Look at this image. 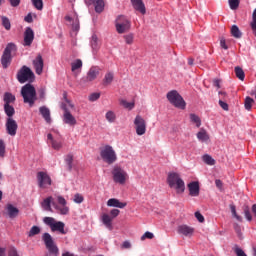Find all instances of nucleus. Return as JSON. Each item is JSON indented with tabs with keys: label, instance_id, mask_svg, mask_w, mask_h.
Here are the masks:
<instances>
[{
	"label": "nucleus",
	"instance_id": "f257e3e1",
	"mask_svg": "<svg viewBox=\"0 0 256 256\" xmlns=\"http://www.w3.org/2000/svg\"><path fill=\"white\" fill-rule=\"evenodd\" d=\"M167 183L170 189H175L176 193H185V181L175 172L168 174Z\"/></svg>",
	"mask_w": 256,
	"mask_h": 256
},
{
	"label": "nucleus",
	"instance_id": "f03ea898",
	"mask_svg": "<svg viewBox=\"0 0 256 256\" xmlns=\"http://www.w3.org/2000/svg\"><path fill=\"white\" fill-rule=\"evenodd\" d=\"M21 95L24 99V103H28L29 107L35 105L37 101V90L31 84H26L21 88Z\"/></svg>",
	"mask_w": 256,
	"mask_h": 256
},
{
	"label": "nucleus",
	"instance_id": "7ed1b4c3",
	"mask_svg": "<svg viewBox=\"0 0 256 256\" xmlns=\"http://www.w3.org/2000/svg\"><path fill=\"white\" fill-rule=\"evenodd\" d=\"M100 157L104 163L108 165H113L117 161V152L113 149L111 145H105L100 148Z\"/></svg>",
	"mask_w": 256,
	"mask_h": 256
},
{
	"label": "nucleus",
	"instance_id": "20e7f679",
	"mask_svg": "<svg viewBox=\"0 0 256 256\" xmlns=\"http://www.w3.org/2000/svg\"><path fill=\"white\" fill-rule=\"evenodd\" d=\"M111 173L114 183H117L118 185H125V183L129 181V174L119 165H115L112 168Z\"/></svg>",
	"mask_w": 256,
	"mask_h": 256
},
{
	"label": "nucleus",
	"instance_id": "39448f33",
	"mask_svg": "<svg viewBox=\"0 0 256 256\" xmlns=\"http://www.w3.org/2000/svg\"><path fill=\"white\" fill-rule=\"evenodd\" d=\"M47 143L54 149L55 151H59L63 148V140H61V134L56 129H53L47 135Z\"/></svg>",
	"mask_w": 256,
	"mask_h": 256
},
{
	"label": "nucleus",
	"instance_id": "423d86ee",
	"mask_svg": "<svg viewBox=\"0 0 256 256\" xmlns=\"http://www.w3.org/2000/svg\"><path fill=\"white\" fill-rule=\"evenodd\" d=\"M43 222L50 227L53 233L58 232L61 233V235H67V231H65V223L62 221H57L53 217H44Z\"/></svg>",
	"mask_w": 256,
	"mask_h": 256
},
{
	"label": "nucleus",
	"instance_id": "0eeeda50",
	"mask_svg": "<svg viewBox=\"0 0 256 256\" xmlns=\"http://www.w3.org/2000/svg\"><path fill=\"white\" fill-rule=\"evenodd\" d=\"M167 99L171 105H174L177 109H185L187 107V103H185V100L182 96L179 95V92L177 90H172L167 93Z\"/></svg>",
	"mask_w": 256,
	"mask_h": 256
},
{
	"label": "nucleus",
	"instance_id": "6e6552de",
	"mask_svg": "<svg viewBox=\"0 0 256 256\" xmlns=\"http://www.w3.org/2000/svg\"><path fill=\"white\" fill-rule=\"evenodd\" d=\"M119 209H112L110 211V215L107 213H103L100 217V221H102L103 225L106 227V229H109V231H113V220L115 217H119Z\"/></svg>",
	"mask_w": 256,
	"mask_h": 256
},
{
	"label": "nucleus",
	"instance_id": "1a4fd4ad",
	"mask_svg": "<svg viewBox=\"0 0 256 256\" xmlns=\"http://www.w3.org/2000/svg\"><path fill=\"white\" fill-rule=\"evenodd\" d=\"M17 51V46L13 43H8L1 58V63L4 69L11 65V54Z\"/></svg>",
	"mask_w": 256,
	"mask_h": 256
},
{
	"label": "nucleus",
	"instance_id": "9d476101",
	"mask_svg": "<svg viewBox=\"0 0 256 256\" xmlns=\"http://www.w3.org/2000/svg\"><path fill=\"white\" fill-rule=\"evenodd\" d=\"M52 207L56 209L57 213L60 215H68L69 214V206H67V200L62 196H58L54 202H52Z\"/></svg>",
	"mask_w": 256,
	"mask_h": 256
},
{
	"label": "nucleus",
	"instance_id": "9b49d317",
	"mask_svg": "<svg viewBox=\"0 0 256 256\" xmlns=\"http://www.w3.org/2000/svg\"><path fill=\"white\" fill-rule=\"evenodd\" d=\"M17 79L19 83H27V81H33V79H35V74L31 68L23 66L17 73Z\"/></svg>",
	"mask_w": 256,
	"mask_h": 256
},
{
	"label": "nucleus",
	"instance_id": "f8f14e48",
	"mask_svg": "<svg viewBox=\"0 0 256 256\" xmlns=\"http://www.w3.org/2000/svg\"><path fill=\"white\" fill-rule=\"evenodd\" d=\"M134 129L139 137L147 133V121L141 115L134 118Z\"/></svg>",
	"mask_w": 256,
	"mask_h": 256
},
{
	"label": "nucleus",
	"instance_id": "ddd939ff",
	"mask_svg": "<svg viewBox=\"0 0 256 256\" xmlns=\"http://www.w3.org/2000/svg\"><path fill=\"white\" fill-rule=\"evenodd\" d=\"M36 179L38 181V187L40 189H49L51 187L53 181L51 180V176L45 171H40L36 175Z\"/></svg>",
	"mask_w": 256,
	"mask_h": 256
},
{
	"label": "nucleus",
	"instance_id": "4468645a",
	"mask_svg": "<svg viewBox=\"0 0 256 256\" xmlns=\"http://www.w3.org/2000/svg\"><path fill=\"white\" fill-rule=\"evenodd\" d=\"M131 29V22L125 16H119L116 19V31L117 33H126Z\"/></svg>",
	"mask_w": 256,
	"mask_h": 256
},
{
	"label": "nucleus",
	"instance_id": "2eb2a0df",
	"mask_svg": "<svg viewBox=\"0 0 256 256\" xmlns=\"http://www.w3.org/2000/svg\"><path fill=\"white\" fill-rule=\"evenodd\" d=\"M42 239L49 253H53V255H57V253H59V248H57V245H55V242L53 241V237H51V234L44 233Z\"/></svg>",
	"mask_w": 256,
	"mask_h": 256
},
{
	"label": "nucleus",
	"instance_id": "dca6fc26",
	"mask_svg": "<svg viewBox=\"0 0 256 256\" xmlns=\"http://www.w3.org/2000/svg\"><path fill=\"white\" fill-rule=\"evenodd\" d=\"M62 109L64 111L62 116L63 123L69 125L70 127H75V125H77V119L75 116L71 114V111H69L66 105H62Z\"/></svg>",
	"mask_w": 256,
	"mask_h": 256
},
{
	"label": "nucleus",
	"instance_id": "f3484780",
	"mask_svg": "<svg viewBox=\"0 0 256 256\" xmlns=\"http://www.w3.org/2000/svg\"><path fill=\"white\" fill-rule=\"evenodd\" d=\"M6 133L10 135V137H15L17 135V129H19V125L17 121L13 118H7L5 123Z\"/></svg>",
	"mask_w": 256,
	"mask_h": 256
},
{
	"label": "nucleus",
	"instance_id": "a211bd4d",
	"mask_svg": "<svg viewBox=\"0 0 256 256\" xmlns=\"http://www.w3.org/2000/svg\"><path fill=\"white\" fill-rule=\"evenodd\" d=\"M32 65L36 75H42L43 67L45 66L43 56H41V54H38L37 57L33 60Z\"/></svg>",
	"mask_w": 256,
	"mask_h": 256
},
{
	"label": "nucleus",
	"instance_id": "6ab92c4d",
	"mask_svg": "<svg viewBox=\"0 0 256 256\" xmlns=\"http://www.w3.org/2000/svg\"><path fill=\"white\" fill-rule=\"evenodd\" d=\"M101 73V68L99 66H92L86 75L85 81L86 83H91L92 81H95L99 77V74Z\"/></svg>",
	"mask_w": 256,
	"mask_h": 256
},
{
	"label": "nucleus",
	"instance_id": "aec40b11",
	"mask_svg": "<svg viewBox=\"0 0 256 256\" xmlns=\"http://www.w3.org/2000/svg\"><path fill=\"white\" fill-rule=\"evenodd\" d=\"M33 39H35V32H33V29L26 28L24 32V46L25 47H31V44L33 43Z\"/></svg>",
	"mask_w": 256,
	"mask_h": 256
},
{
	"label": "nucleus",
	"instance_id": "412c9836",
	"mask_svg": "<svg viewBox=\"0 0 256 256\" xmlns=\"http://www.w3.org/2000/svg\"><path fill=\"white\" fill-rule=\"evenodd\" d=\"M177 232L179 235H184V237H192V235L195 233V228L188 225H180L177 228Z\"/></svg>",
	"mask_w": 256,
	"mask_h": 256
},
{
	"label": "nucleus",
	"instance_id": "4be33fe9",
	"mask_svg": "<svg viewBox=\"0 0 256 256\" xmlns=\"http://www.w3.org/2000/svg\"><path fill=\"white\" fill-rule=\"evenodd\" d=\"M188 191L190 197H199V182L198 181H193L188 184Z\"/></svg>",
	"mask_w": 256,
	"mask_h": 256
},
{
	"label": "nucleus",
	"instance_id": "5701e85b",
	"mask_svg": "<svg viewBox=\"0 0 256 256\" xmlns=\"http://www.w3.org/2000/svg\"><path fill=\"white\" fill-rule=\"evenodd\" d=\"M131 3L135 11H139V13L142 15L147 13V9L145 8V3H143V0H131Z\"/></svg>",
	"mask_w": 256,
	"mask_h": 256
},
{
	"label": "nucleus",
	"instance_id": "b1692460",
	"mask_svg": "<svg viewBox=\"0 0 256 256\" xmlns=\"http://www.w3.org/2000/svg\"><path fill=\"white\" fill-rule=\"evenodd\" d=\"M107 207H116L117 209H125L127 202H121L117 198H110L107 201Z\"/></svg>",
	"mask_w": 256,
	"mask_h": 256
},
{
	"label": "nucleus",
	"instance_id": "393cba45",
	"mask_svg": "<svg viewBox=\"0 0 256 256\" xmlns=\"http://www.w3.org/2000/svg\"><path fill=\"white\" fill-rule=\"evenodd\" d=\"M65 19L71 23L72 31H79V17L74 13L72 16H66Z\"/></svg>",
	"mask_w": 256,
	"mask_h": 256
},
{
	"label": "nucleus",
	"instance_id": "a878e982",
	"mask_svg": "<svg viewBox=\"0 0 256 256\" xmlns=\"http://www.w3.org/2000/svg\"><path fill=\"white\" fill-rule=\"evenodd\" d=\"M6 213L10 219H15L19 215V208L15 207L12 204H7Z\"/></svg>",
	"mask_w": 256,
	"mask_h": 256
},
{
	"label": "nucleus",
	"instance_id": "bb28decb",
	"mask_svg": "<svg viewBox=\"0 0 256 256\" xmlns=\"http://www.w3.org/2000/svg\"><path fill=\"white\" fill-rule=\"evenodd\" d=\"M39 112L40 115H42L44 121H46V123H51V110H49L47 106H41L39 108Z\"/></svg>",
	"mask_w": 256,
	"mask_h": 256
},
{
	"label": "nucleus",
	"instance_id": "cd10ccee",
	"mask_svg": "<svg viewBox=\"0 0 256 256\" xmlns=\"http://www.w3.org/2000/svg\"><path fill=\"white\" fill-rule=\"evenodd\" d=\"M83 67V61L81 59H77L71 64V71L74 75H79L81 73V69Z\"/></svg>",
	"mask_w": 256,
	"mask_h": 256
},
{
	"label": "nucleus",
	"instance_id": "c85d7f7f",
	"mask_svg": "<svg viewBox=\"0 0 256 256\" xmlns=\"http://www.w3.org/2000/svg\"><path fill=\"white\" fill-rule=\"evenodd\" d=\"M196 137L201 143H207V141H209V134L207 133V130L203 128L196 134Z\"/></svg>",
	"mask_w": 256,
	"mask_h": 256
},
{
	"label": "nucleus",
	"instance_id": "c756f323",
	"mask_svg": "<svg viewBox=\"0 0 256 256\" xmlns=\"http://www.w3.org/2000/svg\"><path fill=\"white\" fill-rule=\"evenodd\" d=\"M189 120L191 125H194L197 128L201 127V117H199V115L191 113L189 114Z\"/></svg>",
	"mask_w": 256,
	"mask_h": 256
},
{
	"label": "nucleus",
	"instance_id": "7c9ffc66",
	"mask_svg": "<svg viewBox=\"0 0 256 256\" xmlns=\"http://www.w3.org/2000/svg\"><path fill=\"white\" fill-rule=\"evenodd\" d=\"M53 203H55V199H53V197L50 196L45 198L42 202V208L44 211H52L51 205H53Z\"/></svg>",
	"mask_w": 256,
	"mask_h": 256
},
{
	"label": "nucleus",
	"instance_id": "2f4dec72",
	"mask_svg": "<svg viewBox=\"0 0 256 256\" xmlns=\"http://www.w3.org/2000/svg\"><path fill=\"white\" fill-rule=\"evenodd\" d=\"M105 119L108 123H115L117 121V114L113 110H108L105 114Z\"/></svg>",
	"mask_w": 256,
	"mask_h": 256
},
{
	"label": "nucleus",
	"instance_id": "473e14b6",
	"mask_svg": "<svg viewBox=\"0 0 256 256\" xmlns=\"http://www.w3.org/2000/svg\"><path fill=\"white\" fill-rule=\"evenodd\" d=\"M93 5L96 13H103L105 10V2L103 0H96Z\"/></svg>",
	"mask_w": 256,
	"mask_h": 256
},
{
	"label": "nucleus",
	"instance_id": "72a5a7b5",
	"mask_svg": "<svg viewBox=\"0 0 256 256\" xmlns=\"http://www.w3.org/2000/svg\"><path fill=\"white\" fill-rule=\"evenodd\" d=\"M120 105L124 107V109H128V111H132V109H135V100L129 102L125 99L120 100Z\"/></svg>",
	"mask_w": 256,
	"mask_h": 256
},
{
	"label": "nucleus",
	"instance_id": "f704fd0d",
	"mask_svg": "<svg viewBox=\"0 0 256 256\" xmlns=\"http://www.w3.org/2000/svg\"><path fill=\"white\" fill-rule=\"evenodd\" d=\"M4 111L8 117V119H13V116L15 115V108L9 104H4Z\"/></svg>",
	"mask_w": 256,
	"mask_h": 256
},
{
	"label": "nucleus",
	"instance_id": "c9c22d12",
	"mask_svg": "<svg viewBox=\"0 0 256 256\" xmlns=\"http://www.w3.org/2000/svg\"><path fill=\"white\" fill-rule=\"evenodd\" d=\"M115 77V74L111 71L107 72L104 76V85H111L113 83V79Z\"/></svg>",
	"mask_w": 256,
	"mask_h": 256
},
{
	"label": "nucleus",
	"instance_id": "e433bc0d",
	"mask_svg": "<svg viewBox=\"0 0 256 256\" xmlns=\"http://www.w3.org/2000/svg\"><path fill=\"white\" fill-rule=\"evenodd\" d=\"M231 35L232 37H235V39H241L242 33H241V30H239V27L237 25L232 26Z\"/></svg>",
	"mask_w": 256,
	"mask_h": 256
},
{
	"label": "nucleus",
	"instance_id": "4c0bfd02",
	"mask_svg": "<svg viewBox=\"0 0 256 256\" xmlns=\"http://www.w3.org/2000/svg\"><path fill=\"white\" fill-rule=\"evenodd\" d=\"M90 45H91L93 51H97V49H99V40L97 38V35H92Z\"/></svg>",
	"mask_w": 256,
	"mask_h": 256
},
{
	"label": "nucleus",
	"instance_id": "58836bf2",
	"mask_svg": "<svg viewBox=\"0 0 256 256\" xmlns=\"http://www.w3.org/2000/svg\"><path fill=\"white\" fill-rule=\"evenodd\" d=\"M13 101H15V95L9 93V92H6L4 94V102H5V105H9L10 103H13Z\"/></svg>",
	"mask_w": 256,
	"mask_h": 256
},
{
	"label": "nucleus",
	"instance_id": "ea45409f",
	"mask_svg": "<svg viewBox=\"0 0 256 256\" xmlns=\"http://www.w3.org/2000/svg\"><path fill=\"white\" fill-rule=\"evenodd\" d=\"M2 25L6 29V31H11V21L6 16H1Z\"/></svg>",
	"mask_w": 256,
	"mask_h": 256
},
{
	"label": "nucleus",
	"instance_id": "a19ab883",
	"mask_svg": "<svg viewBox=\"0 0 256 256\" xmlns=\"http://www.w3.org/2000/svg\"><path fill=\"white\" fill-rule=\"evenodd\" d=\"M236 77L240 79V81H245V72L241 69V67H235Z\"/></svg>",
	"mask_w": 256,
	"mask_h": 256
},
{
	"label": "nucleus",
	"instance_id": "79ce46f5",
	"mask_svg": "<svg viewBox=\"0 0 256 256\" xmlns=\"http://www.w3.org/2000/svg\"><path fill=\"white\" fill-rule=\"evenodd\" d=\"M253 103H255V100L251 97H246L244 107L247 111H251V107H253Z\"/></svg>",
	"mask_w": 256,
	"mask_h": 256
},
{
	"label": "nucleus",
	"instance_id": "37998d69",
	"mask_svg": "<svg viewBox=\"0 0 256 256\" xmlns=\"http://www.w3.org/2000/svg\"><path fill=\"white\" fill-rule=\"evenodd\" d=\"M39 233H41V228H39V226H33L29 233L28 236L29 237H35V235H39Z\"/></svg>",
	"mask_w": 256,
	"mask_h": 256
},
{
	"label": "nucleus",
	"instance_id": "c03bdc74",
	"mask_svg": "<svg viewBox=\"0 0 256 256\" xmlns=\"http://www.w3.org/2000/svg\"><path fill=\"white\" fill-rule=\"evenodd\" d=\"M229 7L232 9V11H235L236 9H239V3H241V0H228Z\"/></svg>",
	"mask_w": 256,
	"mask_h": 256
},
{
	"label": "nucleus",
	"instance_id": "a18cd8bd",
	"mask_svg": "<svg viewBox=\"0 0 256 256\" xmlns=\"http://www.w3.org/2000/svg\"><path fill=\"white\" fill-rule=\"evenodd\" d=\"M202 159L206 165H215V159H213L209 154L204 155Z\"/></svg>",
	"mask_w": 256,
	"mask_h": 256
},
{
	"label": "nucleus",
	"instance_id": "49530a36",
	"mask_svg": "<svg viewBox=\"0 0 256 256\" xmlns=\"http://www.w3.org/2000/svg\"><path fill=\"white\" fill-rule=\"evenodd\" d=\"M31 1L35 9H37L38 11H43V0H31Z\"/></svg>",
	"mask_w": 256,
	"mask_h": 256
},
{
	"label": "nucleus",
	"instance_id": "de8ad7c7",
	"mask_svg": "<svg viewBox=\"0 0 256 256\" xmlns=\"http://www.w3.org/2000/svg\"><path fill=\"white\" fill-rule=\"evenodd\" d=\"M154 238H155V234H153V232L147 231V232H145V233L141 236L140 240H141V241H145L146 239H154Z\"/></svg>",
	"mask_w": 256,
	"mask_h": 256
},
{
	"label": "nucleus",
	"instance_id": "09e8293b",
	"mask_svg": "<svg viewBox=\"0 0 256 256\" xmlns=\"http://www.w3.org/2000/svg\"><path fill=\"white\" fill-rule=\"evenodd\" d=\"M230 209H231V213H232L233 217H235V219L237 221H243V218L241 216L237 215V210L235 208V205H231Z\"/></svg>",
	"mask_w": 256,
	"mask_h": 256
},
{
	"label": "nucleus",
	"instance_id": "8fccbe9b",
	"mask_svg": "<svg viewBox=\"0 0 256 256\" xmlns=\"http://www.w3.org/2000/svg\"><path fill=\"white\" fill-rule=\"evenodd\" d=\"M124 39H125V43L127 45H133V41L135 39V36H133V34H128V35L124 36Z\"/></svg>",
	"mask_w": 256,
	"mask_h": 256
},
{
	"label": "nucleus",
	"instance_id": "3c124183",
	"mask_svg": "<svg viewBox=\"0 0 256 256\" xmlns=\"http://www.w3.org/2000/svg\"><path fill=\"white\" fill-rule=\"evenodd\" d=\"M99 97H101V93L94 92V93L90 94L89 101L95 102L99 99Z\"/></svg>",
	"mask_w": 256,
	"mask_h": 256
},
{
	"label": "nucleus",
	"instance_id": "603ef678",
	"mask_svg": "<svg viewBox=\"0 0 256 256\" xmlns=\"http://www.w3.org/2000/svg\"><path fill=\"white\" fill-rule=\"evenodd\" d=\"M73 201H74V203L81 204L84 201L83 195L75 194Z\"/></svg>",
	"mask_w": 256,
	"mask_h": 256
},
{
	"label": "nucleus",
	"instance_id": "864d4df0",
	"mask_svg": "<svg viewBox=\"0 0 256 256\" xmlns=\"http://www.w3.org/2000/svg\"><path fill=\"white\" fill-rule=\"evenodd\" d=\"M0 157H5V142L0 140Z\"/></svg>",
	"mask_w": 256,
	"mask_h": 256
},
{
	"label": "nucleus",
	"instance_id": "5fc2aeb1",
	"mask_svg": "<svg viewBox=\"0 0 256 256\" xmlns=\"http://www.w3.org/2000/svg\"><path fill=\"white\" fill-rule=\"evenodd\" d=\"M65 161L69 167V169H71V165L73 164V156L72 155H67L65 158Z\"/></svg>",
	"mask_w": 256,
	"mask_h": 256
},
{
	"label": "nucleus",
	"instance_id": "6e6d98bb",
	"mask_svg": "<svg viewBox=\"0 0 256 256\" xmlns=\"http://www.w3.org/2000/svg\"><path fill=\"white\" fill-rule=\"evenodd\" d=\"M195 217L199 223H204L205 222V217L201 215L200 212H195Z\"/></svg>",
	"mask_w": 256,
	"mask_h": 256
},
{
	"label": "nucleus",
	"instance_id": "4d7b16f0",
	"mask_svg": "<svg viewBox=\"0 0 256 256\" xmlns=\"http://www.w3.org/2000/svg\"><path fill=\"white\" fill-rule=\"evenodd\" d=\"M244 215H245L247 221H252L253 220V216L251 215V212L249 211V209L246 208L244 210Z\"/></svg>",
	"mask_w": 256,
	"mask_h": 256
},
{
	"label": "nucleus",
	"instance_id": "13d9d810",
	"mask_svg": "<svg viewBox=\"0 0 256 256\" xmlns=\"http://www.w3.org/2000/svg\"><path fill=\"white\" fill-rule=\"evenodd\" d=\"M219 105L224 111H229V105L226 102H223V100H219Z\"/></svg>",
	"mask_w": 256,
	"mask_h": 256
},
{
	"label": "nucleus",
	"instance_id": "bf43d9fd",
	"mask_svg": "<svg viewBox=\"0 0 256 256\" xmlns=\"http://www.w3.org/2000/svg\"><path fill=\"white\" fill-rule=\"evenodd\" d=\"M235 253L237 256H247L245 251H243V249H241V248H235Z\"/></svg>",
	"mask_w": 256,
	"mask_h": 256
},
{
	"label": "nucleus",
	"instance_id": "052dcab7",
	"mask_svg": "<svg viewBox=\"0 0 256 256\" xmlns=\"http://www.w3.org/2000/svg\"><path fill=\"white\" fill-rule=\"evenodd\" d=\"M8 256H19V254L17 253V249L15 247H11Z\"/></svg>",
	"mask_w": 256,
	"mask_h": 256
},
{
	"label": "nucleus",
	"instance_id": "680f3d73",
	"mask_svg": "<svg viewBox=\"0 0 256 256\" xmlns=\"http://www.w3.org/2000/svg\"><path fill=\"white\" fill-rule=\"evenodd\" d=\"M12 7H19L21 0H9Z\"/></svg>",
	"mask_w": 256,
	"mask_h": 256
},
{
	"label": "nucleus",
	"instance_id": "e2e57ef3",
	"mask_svg": "<svg viewBox=\"0 0 256 256\" xmlns=\"http://www.w3.org/2000/svg\"><path fill=\"white\" fill-rule=\"evenodd\" d=\"M24 21H26V23H33V16L31 15V13L25 16Z\"/></svg>",
	"mask_w": 256,
	"mask_h": 256
},
{
	"label": "nucleus",
	"instance_id": "0e129e2a",
	"mask_svg": "<svg viewBox=\"0 0 256 256\" xmlns=\"http://www.w3.org/2000/svg\"><path fill=\"white\" fill-rule=\"evenodd\" d=\"M220 47H222V49H225V50L229 49V47L227 46V44L225 42V39H223V38L220 40Z\"/></svg>",
	"mask_w": 256,
	"mask_h": 256
},
{
	"label": "nucleus",
	"instance_id": "69168bd1",
	"mask_svg": "<svg viewBox=\"0 0 256 256\" xmlns=\"http://www.w3.org/2000/svg\"><path fill=\"white\" fill-rule=\"evenodd\" d=\"M123 249H131V242L124 241L122 244Z\"/></svg>",
	"mask_w": 256,
	"mask_h": 256
},
{
	"label": "nucleus",
	"instance_id": "338daca9",
	"mask_svg": "<svg viewBox=\"0 0 256 256\" xmlns=\"http://www.w3.org/2000/svg\"><path fill=\"white\" fill-rule=\"evenodd\" d=\"M213 85H214V87H217L218 89H220L221 88V80L215 79L213 81Z\"/></svg>",
	"mask_w": 256,
	"mask_h": 256
},
{
	"label": "nucleus",
	"instance_id": "774afa93",
	"mask_svg": "<svg viewBox=\"0 0 256 256\" xmlns=\"http://www.w3.org/2000/svg\"><path fill=\"white\" fill-rule=\"evenodd\" d=\"M215 185L218 189L223 188V182H221V180H219V179L215 180Z\"/></svg>",
	"mask_w": 256,
	"mask_h": 256
}]
</instances>
